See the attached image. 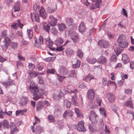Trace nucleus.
<instances>
[{
	"mask_svg": "<svg viewBox=\"0 0 134 134\" xmlns=\"http://www.w3.org/2000/svg\"><path fill=\"white\" fill-rule=\"evenodd\" d=\"M29 89L34 96L33 99L35 100L38 99L44 93V90L42 89H38L37 84L33 82L30 83Z\"/></svg>",
	"mask_w": 134,
	"mask_h": 134,
	"instance_id": "nucleus-1",
	"label": "nucleus"
},
{
	"mask_svg": "<svg viewBox=\"0 0 134 134\" xmlns=\"http://www.w3.org/2000/svg\"><path fill=\"white\" fill-rule=\"evenodd\" d=\"M117 41L119 46L122 48L127 47L128 44L126 37L124 35H120Z\"/></svg>",
	"mask_w": 134,
	"mask_h": 134,
	"instance_id": "nucleus-2",
	"label": "nucleus"
},
{
	"mask_svg": "<svg viewBox=\"0 0 134 134\" xmlns=\"http://www.w3.org/2000/svg\"><path fill=\"white\" fill-rule=\"evenodd\" d=\"M89 119L93 124L97 123L98 120V117L94 110H91L89 115Z\"/></svg>",
	"mask_w": 134,
	"mask_h": 134,
	"instance_id": "nucleus-3",
	"label": "nucleus"
},
{
	"mask_svg": "<svg viewBox=\"0 0 134 134\" xmlns=\"http://www.w3.org/2000/svg\"><path fill=\"white\" fill-rule=\"evenodd\" d=\"M77 92L78 91L76 89H75L74 90L70 91V95L72 97V101L73 104L76 105H77L78 104L77 103V97L76 94Z\"/></svg>",
	"mask_w": 134,
	"mask_h": 134,
	"instance_id": "nucleus-4",
	"label": "nucleus"
},
{
	"mask_svg": "<svg viewBox=\"0 0 134 134\" xmlns=\"http://www.w3.org/2000/svg\"><path fill=\"white\" fill-rule=\"evenodd\" d=\"M84 122L83 120L79 121L77 125L76 126V128L77 130L80 131L85 132L86 130L84 126Z\"/></svg>",
	"mask_w": 134,
	"mask_h": 134,
	"instance_id": "nucleus-5",
	"label": "nucleus"
},
{
	"mask_svg": "<svg viewBox=\"0 0 134 134\" xmlns=\"http://www.w3.org/2000/svg\"><path fill=\"white\" fill-rule=\"evenodd\" d=\"M3 42V44L2 45V47L3 50L4 51L6 50L8 48L10 43V40L8 37H5V39Z\"/></svg>",
	"mask_w": 134,
	"mask_h": 134,
	"instance_id": "nucleus-6",
	"label": "nucleus"
},
{
	"mask_svg": "<svg viewBox=\"0 0 134 134\" xmlns=\"http://www.w3.org/2000/svg\"><path fill=\"white\" fill-rule=\"evenodd\" d=\"M48 21L51 25L53 27L56 25L57 20L56 18H54L53 16L51 15L49 18Z\"/></svg>",
	"mask_w": 134,
	"mask_h": 134,
	"instance_id": "nucleus-7",
	"label": "nucleus"
},
{
	"mask_svg": "<svg viewBox=\"0 0 134 134\" xmlns=\"http://www.w3.org/2000/svg\"><path fill=\"white\" fill-rule=\"evenodd\" d=\"M8 80L6 82H2V84L4 85L6 88L9 87L10 86H14L15 88H16V86L14 84V82L13 80H10L9 78L8 79Z\"/></svg>",
	"mask_w": 134,
	"mask_h": 134,
	"instance_id": "nucleus-8",
	"label": "nucleus"
},
{
	"mask_svg": "<svg viewBox=\"0 0 134 134\" xmlns=\"http://www.w3.org/2000/svg\"><path fill=\"white\" fill-rule=\"evenodd\" d=\"M98 44L100 47L106 48L108 47L109 44L108 42L105 40H101L99 41L98 42Z\"/></svg>",
	"mask_w": 134,
	"mask_h": 134,
	"instance_id": "nucleus-9",
	"label": "nucleus"
},
{
	"mask_svg": "<svg viewBox=\"0 0 134 134\" xmlns=\"http://www.w3.org/2000/svg\"><path fill=\"white\" fill-rule=\"evenodd\" d=\"M95 95V92L93 89H90L88 90L87 93V96L89 99H93L94 98Z\"/></svg>",
	"mask_w": 134,
	"mask_h": 134,
	"instance_id": "nucleus-10",
	"label": "nucleus"
},
{
	"mask_svg": "<svg viewBox=\"0 0 134 134\" xmlns=\"http://www.w3.org/2000/svg\"><path fill=\"white\" fill-rule=\"evenodd\" d=\"M106 97L110 103H113L115 101V96L112 93H107L106 95Z\"/></svg>",
	"mask_w": 134,
	"mask_h": 134,
	"instance_id": "nucleus-11",
	"label": "nucleus"
},
{
	"mask_svg": "<svg viewBox=\"0 0 134 134\" xmlns=\"http://www.w3.org/2000/svg\"><path fill=\"white\" fill-rule=\"evenodd\" d=\"M71 38L73 42L75 43H76L79 40V38L78 34L75 32H73L71 34Z\"/></svg>",
	"mask_w": 134,
	"mask_h": 134,
	"instance_id": "nucleus-12",
	"label": "nucleus"
},
{
	"mask_svg": "<svg viewBox=\"0 0 134 134\" xmlns=\"http://www.w3.org/2000/svg\"><path fill=\"white\" fill-rule=\"evenodd\" d=\"M63 96V93L60 91H57L55 92L53 95V97L55 100H58Z\"/></svg>",
	"mask_w": 134,
	"mask_h": 134,
	"instance_id": "nucleus-13",
	"label": "nucleus"
},
{
	"mask_svg": "<svg viewBox=\"0 0 134 134\" xmlns=\"http://www.w3.org/2000/svg\"><path fill=\"white\" fill-rule=\"evenodd\" d=\"M58 71L60 75H66L68 72V69L63 66H62L60 68Z\"/></svg>",
	"mask_w": 134,
	"mask_h": 134,
	"instance_id": "nucleus-14",
	"label": "nucleus"
},
{
	"mask_svg": "<svg viewBox=\"0 0 134 134\" xmlns=\"http://www.w3.org/2000/svg\"><path fill=\"white\" fill-rule=\"evenodd\" d=\"M39 12L40 16L43 19H46L47 17V14L46 13L44 9L42 7H41Z\"/></svg>",
	"mask_w": 134,
	"mask_h": 134,
	"instance_id": "nucleus-15",
	"label": "nucleus"
},
{
	"mask_svg": "<svg viewBox=\"0 0 134 134\" xmlns=\"http://www.w3.org/2000/svg\"><path fill=\"white\" fill-rule=\"evenodd\" d=\"M32 20L38 22H40L39 16L38 14L34 13L31 14Z\"/></svg>",
	"mask_w": 134,
	"mask_h": 134,
	"instance_id": "nucleus-16",
	"label": "nucleus"
},
{
	"mask_svg": "<svg viewBox=\"0 0 134 134\" xmlns=\"http://www.w3.org/2000/svg\"><path fill=\"white\" fill-rule=\"evenodd\" d=\"M28 74L31 78H34L39 75V72L34 71H29Z\"/></svg>",
	"mask_w": 134,
	"mask_h": 134,
	"instance_id": "nucleus-17",
	"label": "nucleus"
},
{
	"mask_svg": "<svg viewBox=\"0 0 134 134\" xmlns=\"http://www.w3.org/2000/svg\"><path fill=\"white\" fill-rule=\"evenodd\" d=\"M20 3L19 1L17 2L14 5L13 9L14 12H18L20 10Z\"/></svg>",
	"mask_w": 134,
	"mask_h": 134,
	"instance_id": "nucleus-18",
	"label": "nucleus"
},
{
	"mask_svg": "<svg viewBox=\"0 0 134 134\" xmlns=\"http://www.w3.org/2000/svg\"><path fill=\"white\" fill-rule=\"evenodd\" d=\"M72 115V112L70 110H66L63 116L64 118L71 117Z\"/></svg>",
	"mask_w": 134,
	"mask_h": 134,
	"instance_id": "nucleus-19",
	"label": "nucleus"
},
{
	"mask_svg": "<svg viewBox=\"0 0 134 134\" xmlns=\"http://www.w3.org/2000/svg\"><path fill=\"white\" fill-rule=\"evenodd\" d=\"M64 42V40L60 37H58L55 41V43L57 46L60 45Z\"/></svg>",
	"mask_w": 134,
	"mask_h": 134,
	"instance_id": "nucleus-20",
	"label": "nucleus"
},
{
	"mask_svg": "<svg viewBox=\"0 0 134 134\" xmlns=\"http://www.w3.org/2000/svg\"><path fill=\"white\" fill-rule=\"evenodd\" d=\"M57 26L59 30L60 31H64L66 27V25L63 23L58 24Z\"/></svg>",
	"mask_w": 134,
	"mask_h": 134,
	"instance_id": "nucleus-21",
	"label": "nucleus"
},
{
	"mask_svg": "<svg viewBox=\"0 0 134 134\" xmlns=\"http://www.w3.org/2000/svg\"><path fill=\"white\" fill-rule=\"evenodd\" d=\"M122 59L124 63H127L129 61L128 55L126 54H122Z\"/></svg>",
	"mask_w": 134,
	"mask_h": 134,
	"instance_id": "nucleus-22",
	"label": "nucleus"
},
{
	"mask_svg": "<svg viewBox=\"0 0 134 134\" xmlns=\"http://www.w3.org/2000/svg\"><path fill=\"white\" fill-rule=\"evenodd\" d=\"M10 127L11 130H13L15 132H18L19 131L18 129H17L15 126V124L14 123L10 122Z\"/></svg>",
	"mask_w": 134,
	"mask_h": 134,
	"instance_id": "nucleus-23",
	"label": "nucleus"
},
{
	"mask_svg": "<svg viewBox=\"0 0 134 134\" xmlns=\"http://www.w3.org/2000/svg\"><path fill=\"white\" fill-rule=\"evenodd\" d=\"M77 76L75 71L74 70H72L70 71L68 75L69 77H75Z\"/></svg>",
	"mask_w": 134,
	"mask_h": 134,
	"instance_id": "nucleus-24",
	"label": "nucleus"
},
{
	"mask_svg": "<svg viewBox=\"0 0 134 134\" xmlns=\"http://www.w3.org/2000/svg\"><path fill=\"white\" fill-rule=\"evenodd\" d=\"M2 125L3 126V128L8 129L9 128V125L8 121L6 120H4L1 123Z\"/></svg>",
	"mask_w": 134,
	"mask_h": 134,
	"instance_id": "nucleus-25",
	"label": "nucleus"
},
{
	"mask_svg": "<svg viewBox=\"0 0 134 134\" xmlns=\"http://www.w3.org/2000/svg\"><path fill=\"white\" fill-rule=\"evenodd\" d=\"M85 30L84 24L83 22H81L79 25V30L80 32L82 33Z\"/></svg>",
	"mask_w": 134,
	"mask_h": 134,
	"instance_id": "nucleus-26",
	"label": "nucleus"
},
{
	"mask_svg": "<svg viewBox=\"0 0 134 134\" xmlns=\"http://www.w3.org/2000/svg\"><path fill=\"white\" fill-rule=\"evenodd\" d=\"M43 30L47 32H49L50 29V26L49 25L47 24L46 23H43Z\"/></svg>",
	"mask_w": 134,
	"mask_h": 134,
	"instance_id": "nucleus-27",
	"label": "nucleus"
},
{
	"mask_svg": "<svg viewBox=\"0 0 134 134\" xmlns=\"http://www.w3.org/2000/svg\"><path fill=\"white\" fill-rule=\"evenodd\" d=\"M46 41V43L47 45L50 46H51L53 44L52 42L50 39L49 36H48L47 38H44Z\"/></svg>",
	"mask_w": 134,
	"mask_h": 134,
	"instance_id": "nucleus-28",
	"label": "nucleus"
},
{
	"mask_svg": "<svg viewBox=\"0 0 134 134\" xmlns=\"http://www.w3.org/2000/svg\"><path fill=\"white\" fill-rule=\"evenodd\" d=\"M27 109H25L23 110H18L16 111V116H18V115H23L24 113L26 112Z\"/></svg>",
	"mask_w": 134,
	"mask_h": 134,
	"instance_id": "nucleus-29",
	"label": "nucleus"
},
{
	"mask_svg": "<svg viewBox=\"0 0 134 134\" xmlns=\"http://www.w3.org/2000/svg\"><path fill=\"white\" fill-rule=\"evenodd\" d=\"M36 131L37 134H40L43 131V129L39 125L37 126L36 129Z\"/></svg>",
	"mask_w": 134,
	"mask_h": 134,
	"instance_id": "nucleus-30",
	"label": "nucleus"
},
{
	"mask_svg": "<svg viewBox=\"0 0 134 134\" xmlns=\"http://www.w3.org/2000/svg\"><path fill=\"white\" fill-rule=\"evenodd\" d=\"M112 109L119 116L118 113L120 111V109L116 105H114L112 107Z\"/></svg>",
	"mask_w": 134,
	"mask_h": 134,
	"instance_id": "nucleus-31",
	"label": "nucleus"
},
{
	"mask_svg": "<svg viewBox=\"0 0 134 134\" xmlns=\"http://www.w3.org/2000/svg\"><path fill=\"white\" fill-rule=\"evenodd\" d=\"M125 105V106L129 107L131 108H133V104L132 101L130 100H128L126 102Z\"/></svg>",
	"mask_w": 134,
	"mask_h": 134,
	"instance_id": "nucleus-32",
	"label": "nucleus"
},
{
	"mask_svg": "<svg viewBox=\"0 0 134 134\" xmlns=\"http://www.w3.org/2000/svg\"><path fill=\"white\" fill-rule=\"evenodd\" d=\"M27 34L28 38L29 39L31 38L33 36L32 32L31 30L27 29Z\"/></svg>",
	"mask_w": 134,
	"mask_h": 134,
	"instance_id": "nucleus-33",
	"label": "nucleus"
},
{
	"mask_svg": "<svg viewBox=\"0 0 134 134\" xmlns=\"http://www.w3.org/2000/svg\"><path fill=\"white\" fill-rule=\"evenodd\" d=\"M81 62L79 60H77V63L72 65V67L73 68L76 69L80 67L81 64Z\"/></svg>",
	"mask_w": 134,
	"mask_h": 134,
	"instance_id": "nucleus-34",
	"label": "nucleus"
},
{
	"mask_svg": "<svg viewBox=\"0 0 134 134\" xmlns=\"http://www.w3.org/2000/svg\"><path fill=\"white\" fill-rule=\"evenodd\" d=\"M98 61L99 62L101 63H105L107 62L106 58L103 57H101L100 58H99L98 59Z\"/></svg>",
	"mask_w": 134,
	"mask_h": 134,
	"instance_id": "nucleus-35",
	"label": "nucleus"
},
{
	"mask_svg": "<svg viewBox=\"0 0 134 134\" xmlns=\"http://www.w3.org/2000/svg\"><path fill=\"white\" fill-rule=\"evenodd\" d=\"M65 52L68 56H71L73 53L74 52L72 50L68 49L65 50Z\"/></svg>",
	"mask_w": 134,
	"mask_h": 134,
	"instance_id": "nucleus-36",
	"label": "nucleus"
},
{
	"mask_svg": "<svg viewBox=\"0 0 134 134\" xmlns=\"http://www.w3.org/2000/svg\"><path fill=\"white\" fill-rule=\"evenodd\" d=\"M77 55L79 57L82 58L83 55V53L82 51L80 49H78L77 52Z\"/></svg>",
	"mask_w": 134,
	"mask_h": 134,
	"instance_id": "nucleus-37",
	"label": "nucleus"
},
{
	"mask_svg": "<svg viewBox=\"0 0 134 134\" xmlns=\"http://www.w3.org/2000/svg\"><path fill=\"white\" fill-rule=\"evenodd\" d=\"M64 105L67 108H69L71 106V102L67 100H65L64 102Z\"/></svg>",
	"mask_w": 134,
	"mask_h": 134,
	"instance_id": "nucleus-38",
	"label": "nucleus"
},
{
	"mask_svg": "<svg viewBox=\"0 0 134 134\" xmlns=\"http://www.w3.org/2000/svg\"><path fill=\"white\" fill-rule=\"evenodd\" d=\"M97 60L94 58H88L87 59V62L90 63L94 64L97 62Z\"/></svg>",
	"mask_w": 134,
	"mask_h": 134,
	"instance_id": "nucleus-39",
	"label": "nucleus"
},
{
	"mask_svg": "<svg viewBox=\"0 0 134 134\" xmlns=\"http://www.w3.org/2000/svg\"><path fill=\"white\" fill-rule=\"evenodd\" d=\"M66 22L67 24L70 25L73 23V20L70 18H67L66 19Z\"/></svg>",
	"mask_w": 134,
	"mask_h": 134,
	"instance_id": "nucleus-40",
	"label": "nucleus"
},
{
	"mask_svg": "<svg viewBox=\"0 0 134 134\" xmlns=\"http://www.w3.org/2000/svg\"><path fill=\"white\" fill-rule=\"evenodd\" d=\"M56 75L57 76V79L61 82L63 80L66 78V77L61 76L58 74H57Z\"/></svg>",
	"mask_w": 134,
	"mask_h": 134,
	"instance_id": "nucleus-41",
	"label": "nucleus"
},
{
	"mask_svg": "<svg viewBox=\"0 0 134 134\" xmlns=\"http://www.w3.org/2000/svg\"><path fill=\"white\" fill-rule=\"evenodd\" d=\"M43 37L42 36H40L39 37L38 42H37L35 40V43H37L40 44H43Z\"/></svg>",
	"mask_w": 134,
	"mask_h": 134,
	"instance_id": "nucleus-42",
	"label": "nucleus"
},
{
	"mask_svg": "<svg viewBox=\"0 0 134 134\" xmlns=\"http://www.w3.org/2000/svg\"><path fill=\"white\" fill-rule=\"evenodd\" d=\"M102 83L103 85L105 86H109L108 81H107V78L106 77L103 78L102 79Z\"/></svg>",
	"mask_w": 134,
	"mask_h": 134,
	"instance_id": "nucleus-43",
	"label": "nucleus"
},
{
	"mask_svg": "<svg viewBox=\"0 0 134 134\" xmlns=\"http://www.w3.org/2000/svg\"><path fill=\"white\" fill-rule=\"evenodd\" d=\"M10 46L11 48L13 49H16L17 47V44L16 43L10 42Z\"/></svg>",
	"mask_w": 134,
	"mask_h": 134,
	"instance_id": "nucleus-44",
	"label": "nucleus"
},
{
	"mask_svg": "<svg viewBox=\"0 0 134 134\" xmlns=\"http://www.w3.org/2000/svg\"><path fill=\"white\" fill-rule=\"evenodd\" d=\"M51 32L55 35H57L58 33V30L55 28H51Z\"/></svg>",
	"mask_w": 134,
	"mask_h": 134,
	"instance_id": "nucleus-45",
	"label": "nucleus"
},
{
	"mask_svg": "<svg viewBox=\"0 0 134 134\" xmlns=\"http://www.w3.org/2000/svg\"><path fill=\"white\" fill-rule=\"evenodd\" d=\"M102 4L101 0H97L95 4V6L97 8H99Z\"/></svg>",
	"mask_w": 134,
	"mask_h": 134,
	"instance_id": "nucleus-46",
	"label": "nucleus"
},
{
	"mask_svg": "<svg viewBox=\"0 0 134 134\" xmlns=\"http://www.w3.org/2000/svg\"><path fill=\"white\" fill-rule=\"evenodd\" d=\"M43 106L44 104L43 103H40V104H38L36 108L37 110L38 111H40Z\"/></svg>",
	"mask_w": 134,
	"mask_h": 134,
	"instance_id": "nucleus-47",
	"label": "nucleus"
},
{
	"mask_svg": "<svg viewBox=\"0 0 134 134\" xmlns=\"http://www.w3.org/2000/svg\"><path fill=\"white\" fill-rule=\"evenodd\" d=\"M75 111L77 116L81 117L83 116V115L80 113L79 110L78 109L75 108Z\"/></svg>",
	"mask_w": 134,
	"mask_h": 134,
	"instance_id": "nucleus-48",
	"label": "nucleus"
},
{
	"mask_svg": "<svg viewBox=\"0 0 134 134\" xmlns=\"http://www.w3.org/2000/svg\"><path fill=\"white\" fill-rule=\"evenodd\" d=\"M57 10L56 8H52L51 7L48 8V11L49 13H52L55 11H56Z\"/></svg>",
	"mask_w": 134,
	"mask_h": 134,
	"instance_id": "nucleus-49",
	"label": "nucleus"
},
{
	"mask_svg": "<svg viewBox=\"0 0 134 134\" xmlns=\"http://www.w3.org/2000/svg\"><path fill=\"white\" fill-rule=\"evenodd\" d=\"M100 113L103 115H104L105 117H106V114L105 110L104 108H100L99 109Z\"/></svg>",
	"mask_w": 134,
	"mask_h": 134,
	"instance_id": "nucleus-50",
	"label": "nucleus"
},
{
	"mask_svg": "<svg viewBox=\"0 0 134 134\" xmlns=\"http://www.w3.org/2000/svg\"><path fill=\"white\" fill-rule=\"evenodd\" d=\"M48 118L50 122H54V118L52 115H49L48 116Z\"/></svg>",
	"mask_w": 134,
	"mask_h": 134,
	"instance_id": "nucleus-51",
	"label": "nucleus"
},
{
	"mask_svg": "<svg viewBox=\"0 0 134 134\" xmlns=\"http://www.w3.org/2000/svg\"><path fill=\"white\" fill-rule=\"evenodd\" d=\"M55 58L54 57H49L44 59V60L48 62H51Z\"/></svg>",
	"mask_w": 134,
	"mask_h": 134,
	"instance_id": "nucleus-52",
	"label": "nucleus"
},
{
	"mask_svg": "<svg viewBox=\"0 0 134 134\" xmlns=\"http://www.w3.org/2000/svg\"><path fill=\"white\" fill-rule=\"evenodd\" d=\"M122 49L118 47L117 48L116 50V53L117 55L120 54L122 52Z\"/></svg>",
	"mask_w": 134,
	"mask_h": 134,
	"instance_id": "nucleus-53",
	"label": "nucleus"
},
{
	"mask_svg": "<svg viewBox=\"0 0 134 134\" xmlns=\"http://www.w3.org/2000/svg\"><path fill=\"white\" fill-rule=\"evenodd\" d=\"M55 69H48L47 70V73L54 74L55 73Z\"/></svg>",
	"mask_w": 134,
	"mask_h": 134,
	"instance_id": "nucleus-54",
	"label": "nucleus"
},
{
	"mask_svg": "<svg viewBox=\"0 0 134 134\" xmlns=\"http://www.w3.org/2000/svg\"><path fill=\"white\" fill-rule=\"evenodd\" d=\"M38 78L39 80V83L40 84H43L44 83V81L41 76H39Z\"/></svg>",
	"mask_w": 134,
	"mask_h": 134,
	"instance_id": "nucleus-55",
	"label": "nucleus"
},
{
	"mask_svg": "<svg viewBox=\"0 0 134 134\" xmlns=\"http://www.w3.org/2000/svg\"><path fill=\"white\" fill-rule=\"evenodd\" d=\"M122 12L124 15L126 17H127L128 16L126 10L124 8H122Z\"/></svg>",
	"mask_w": 134,
	"mask_h": 134,
	"instance_id": "nucleus-56",
	"label": "nucleus"
},
{
	"mask_svg": "<svg viewBox=\"0 0 134 134\" xmlns=\"http://www.w3.org/2000/svg\"><path fill=\"white\" fill-rule=\"evenodd\" d=\"M62 91H60V92H62L63 93V96L64 94H65L66 93H70V91H67L64 89H63L62 90Z\"/></svg>",
	"mask_w": 134,
	"mask_h": 134,
	"instance_id": "nucleus-57",
	"label": "nucleus"
},
{
	"mask_svg": "<svg viewBox=\"0 0 134 134\" xmlns=\"http://www.w3.org/2000/svg\"><path fill=\"white\" fill-rule=\"evenodd\" d=\"M116 57L115 55H114L111 56V60L113 62H115L116 61Z\"/></svg>",
	"mask_w": 134,
	"mask_h": 134,
	"instance_id": "nucleus-58",
	"label": "nucleus"
},
{
	"mask_svg": "<svg viewBox=\"0 0 134 134\" xmlns=\"http://www.w3.org/2000/svg\"><path fill=\"white\" fill-rule=\"evenodd\" d=\"M124 82V80L123 79H122L121 80L119 81L118 82V85L119 86H121L123 84Z\"/></svg>",
	"mask_w": 134,
	"mask_h": 134,
	"instance_id": "nucleus-59",
	"label": "nucleus"
},
{
	"mask_svg": "<svg viewBox=\"0 0 134 134\" xmlns=\"http://www.w3.org/2000/svg\"><path fill=\"white\" fill-rule=\"evenodd\" d=\"M35 65L31 63H29V68L30 69L32 70L34 69Z\"/></svg>",
	"mask_w": 134,
	"mask_h": 134,
	"instance_id": "nucleus-60",
	"label": "nucleus"
},
{
	"mask_svg": "<svg viewBox=\"0 0 134 134\" xmlns=\"http://www.w3.org/2000/svg\"><path fill=\"white\" fill-rule=\"evenodd\" d=\"M7 34V31L6 30H4L2 32V33L1 34V36L2 37H6V35Z\"/></svg>",
	"mask_w": 134,
	"mask_h": 134,
	"instance_id": "nucleus-61",
	"label": "nucleus"
},
{
	"mask_svg": "<svg viewBox=\"0 0 134 134\" xmlns=\"http://www.w3.org/2000/svg\"><path fill=\"white\" fill-rule=\"evenodd\" d=\"M17 25H18L20 27L21 29H22L23 25L20 23V20H17Z\"/></svg>",
	"mask_w": 134,
	"mask_h": 134,
	"instance_id": "nucleus-62",
	"label": "nucleus"
},
{
	"mask_svg": "<svg viewBox=\"0 0 134 134\" xmlns=\"http://www.w3.org/2000/svg\"><path fill=\"white\" fill-rule=\"evenodd\" d=\"M96 29L94 28H93L92 29L90 30L89 31V35L90 36H91L92 35L93 32Z\"/></svg>",
	"mask_w": 134,
	"mask_h": 134,
	"instance_id": "nucleus-63",
	"label": "nucleus"
},
{
	"mask_svg": "<svg viewBox=\"0 0 134 134\" xmlns=\"http://www.w3.org/2000/svg\"><path fill=\"white\" fill-rule=\"evenodd\" d=\"M130 68L133 69L134 68V62L131 61L130 63Z\"/></svg>",
	"mask_w": 134,
	"mask_h": 134,
	"instance_id": "nucleus-64",
	"label": "nucleus"
}]
</instances>
